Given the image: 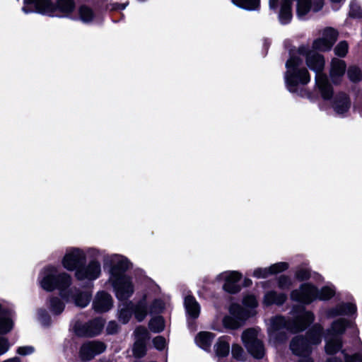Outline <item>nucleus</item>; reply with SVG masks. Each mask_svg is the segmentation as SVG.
Segmentation results:
<instances>
[{"instance_id": "35", "label": "nucleus", "mask_w": 362, "mask_h": 362, "mask_svg": "<svg viewBox=\"0 0 362 362\" xmlns=\"http://www.w3.org/2000/svg\"><path fill=\"white\" fill-rule=\"evenodd\" d=\"M104 327V320L98 317L88 322V330L93 332V337L98 335Z\"/></svg>"}, {"instance_id": "42", "label": "nucleus", "mask_w": 362, "mask_h": 362, "mask_svg": "<svg viewBox=\"0 0 362 362\" xmlns=\"http://www.w3.org/2000/svg\"><path fill=\"white\" fill-rule=\"evenodd\" d=\"M349 45L346 41H341L334 48L336 55L343 57L348 52Z\"/></svg>"}, {"instance_id": "9", "label": "nucleus", "mask_w": 362, "mask_h": 362, "mask_svg": "<svg viewBox=\"0 0 362 362\" xmlns=\"http://www.w3.org/2000/svg\"><path fill=\"white\" fill-rule=\"evenodd\" d=\"M242 341L248 352L257 358L264 355V347L262 336L256 329H248L242 334Z\"/></svg>"}, {"instance_id": "22", "label": "nucleus", "mask_w": 362, "mask_h": 362, "mask_svg": "<svg viewBox=\"0 0 362 362\" xmlns=\"http://www.w3.org/2000/svg\"><path fill=\"white\" fill-rule=\"evenodd\" d=\"M356 312V306L351 303H340L336 307L328 309L326 311V316L328 318H333L341 315H349Z\"/></svg>"}, {"instance_id": "3", "label": "nucleus", "mask_w": 362, "mask_h": 362, "mask_svg": "<svg viewBox=\"0 0 362 362\" xmlns=\"http://www.w3.org/2000/svg\"><path fill=\"white\" fill-rule=\"evenodd\" d=\"M315 320L313 313L303 310L292 321L286 320L281 316L272 317L268 324L267 331L269 341L276 344L286 339V331L298 332L304 330Z\"/></svg>"}, {"instance_id": "11", "label": "nucleus", "mask_w": 362, "mask_h": 362, "mask_svg": "<svg viewBox=\"0 0 362 362\" xmlns=\"http://www.w3.org/2000/svg\"><path fill=\"white\" fill-rule=\"evenodd\" d=\"M101 273L100 262L93 258L87 264H82L75 272L74 276L79 281L90 282L98 279Z\"/></svg>"}, {"instance_id": "32", "label": "nucleus", "mask_w": 362, "mask_h": 362, "mask_svg": "<svg viewBox=\"0 0 362 362\" xmlns=\"http://www.w3.org/2000/svg\"><path fill=\"white\" fill-rule=\"evenodd\" d=\"M133 313V303L129 302L126 305H123V308H120L119 314V320L123 324H126L129 322Z\"/></svg>"}, {"instance_id": "24", "label": "nucleus", "mask_w": 362, "mask_h": 362, "mask_svg": "<svg viewBox=\"0 0 362 362\" xmlns=\"http://www.w3.org/2000/svg\"><path fill=\"white\" fill-rule=\"evenodd\" d=\"M332 107L337 115H344L350 109V99L346 94L339 93L334 98Z\"/></svg>"}, {"instance_id": "19", "label": "nucleus", "mask_w": 362, "mask_h": 362, "mask_svg": "<svg viewBox=\"0 0 362 362\" xmlns=\"http://www.w3.org/2000/svg\"><path fill=\"white\" fill-rule=\"evenodd\" d=\"M288 268V264L281 262L272 264L269 267H258L254 269L252 276L257 279H265L270 275L276 274L286 270Z\"/></svg>"}, {"instance_id": "5", "label": "nucleus", "mask_w": 362, "mask_h": 362, "mask_svg": "<svg viewBox=\"0 0 362 362\" xmlns=\"http://www.w3.org/2000/svg\"><path fill=\"white\" fill-rule=\"evenodd\" d=\"M284 81L287 90L298 95L304 96V86L310 81V75L303 65V59L296 54L291 56L286 63Z\"/></svg>"}, {"instance_id": "13", "label": "nucleus", "mask_w": 362, "mask_h": 362, "mask_svg": "<svg viewBox=\"0 0 362 362\" xmlns=\"http://www.w3.org/2000/svg\"><path fill=\"white\" fill-rule=\"evenodd\" d=\"M230 313L232 316H226L223 320V325L230 329H237L243 325V321L250 315L238 304H233L230 308Z\"/></svg>"}, {"instance_id": "2", "label": "nucleus", "mask_w": 362, "mask_h": 362, "mask_svg": "<svg viewBox=\"0 0 362 362\" xmlns=\"http://www.w3.org/2000/svg\"><path fill=\"white\" fill-rule=\"evenodd\" d=\"M104 267L109 268V279L119 300L130 298L134 289L132 279L124 274L131 264L128 259L117 254L107 255L103 258Z\"/></svg>"}, {"instance_id": "17", "label": "nucleus", "mask_w": 362, "mask_h": 362, "mask_svg": "<svg viewBox=\"0 0 362 362\" xmlns=\"http://www.w3.org/2000/svg\"><path fill=\"white\" fill-rule=\"evenodd\" d=\"M337 32L331 28L323 30L322 37L315 40L313 43V49L319 51L329 50L337 39Z\"/></svg>"}, {"instance_id": "29", "label": "nucleus", "mask_w": 362, "mask_h": 362, "mask_svg": "<svg viewBox=\"0 0 362 362\" xmlns=\"http://www.w3.org/2000/svg\"><path fill=\"white\" fill-rule=\"evenodd\" d=\"M133 313H134L135 318L139 322L142 321L146 317L148 310L145 298L141 300L136 305L133 304Z\"/></svg>"}, {"instance_id": "53", "label": "nucleus", "mask_w": 362, "mask_h": 362, "mask_svg": "<svg viewBox=\"0 0 362 362\" xmlns=\"http://www.w3.org/2000/svg\"><path fill=\"white\" fill-rule=\"evenodd\" d=\"M269 6L270 9L276 11L279 6V0H269Z\"/></svg>"}, {"instance_id": "6", "label": "nucleus", "mask_w": 362, "mask_h": 362, "mask_svg": "<svg viewBox=\"0 0 362 362\" xmlns=\"http://www.w3.org/2000/svg\"><path fill=\"white\" fill-rule=\"evenodd\" d=\"M75 9L73 0H58L57 4L52 0H24L22 11L25 13L36 12L48 16H58L57 12L67 16Z\"/></svg>"}, {"instance_id": "41", "label": "nucleus", "mask_w": 362, "mask_h": 362, "mask_svg": "<svg viewBox=\"0 0 362 362\" xmlns=\"http://www.w3.org/2000/svg\"><path fill=\"white\" fill-rule=\"evenodd\" d=\"M335 293L334 288L332 286H326L321 288L320 291L317 290V299L326 300L331 298Z\"/></svg>"}, {"instance_id": "50", "label": "nucleus", "mask_w": 362, "mask_h": 362, "mask_svg": "<svg viewBox=\"0 0 362 362\" xmlns=\"http://www.w3.org/2000/svg\"><path fill=\"white\" fill-rule=\"evenodd\" d=\"M33 352H34V348L30 346H21L17 350V353L22 356L29 355Z\"/></svg>"}, {"instance_id": "28", "label": "nucleus", "mask_w": 362, "mask_h": 362, "mask_svg": "<svg viewBox=\"0 0 362 362\" xmlns=\"http://www.w3.org/2000/svg\"><path fill=\"white\" fill-rule=\"evenodd\" d=\"M214 334L209 332H202L195 338V342L200 348L208 350L211 344Z\"/></svg>"}, {"instance_id": "46", "label": "nucleus", "mask_w": 362, "mask_h": 362, "mask_svg": "<svg viewBox=\"0 0 362 362\" xmlns=\"http://www.w3.org/2000/svg\"><path fill=\"white\" fill-rule=\"evenodd\" d=\"M135 337L136 339H141L142 341H146L148 339V332L147 329L144 327H139L136 329L135 332Z\"/></svg>"}, {"instance_id": "25", "label": "nucleus", "mask_w": 362, "mask_h": 362, "mask_svg": "<svg viewBox=\"0 0 362 362\" xmlns=\"http://www.w3.org/2000/svg\"><path fill=\"white\" fill-rule=\"evenodd\" d=\"M322 333L323 327L320 324L314 325L307 332V337L305 339L311 349L313 346H317L321 343Z\"/></svg>"}, {"instance_id": "57", "label": "nucleus", "mask_w": 362, "mask_h": 362, "mask_svg": "<svg viewBox=\"0 0 362 362\" xmlns=\"http://www.w3.org/2000/svg\"><path fill=\"white\" fill-rule=\"evenodd\" d=\"M332 3L340 4L343 2L344 0H329Z\"/></svg>"}, {"instance_id": "56", "label": "nucleus", "mask_w": 362, "mask_h": 362, "mask_svg": "<svg viewBox=\"0 0 362 362\" xmlns=\"http://www.w3.org/2000/svg\"><path fill=\"white\" fill-rule=\"evenodd\" d=\"M3 362H21V360L18 357H13V358L5 360Z\"/></svg>"}, {"instance_id": "55", "label": "nucleus", "mask_w": 362, "mask_h": 362, "mask_svg": "<svg viewBox=\"0 0 362 362\" xmlns=\"http://www.w3.org/2000/svg\"><path fill=\"white\" fill-rule=\"evenodd\" d=\"M325 362H342V361L336 356H331V357L328 358L325 361Z\"/></svg>"}, {"instance_id": "7", "label": "nucleus", "mask_w": 362, "mask_h": 362, "mask_svg": "<svg viewBox=\"0 0 362 362\" xmlns=\"http://www.w3.org/2000/svg\"><path fill=\"white\" fill-rule=\"evenodd\" d=\"M292 0H281L279 20L283 25L288 24L292 18ZM324 6V0H296V13L301 18L310 11L317 12Z\"/></svg>"}, {"instance_id": "4", "label": "nucleus", "mask_w": 362, "mask_h": 362, "mask_svg": "<svg viewBox=\"0 0 362 362\" xmlns=\"http://www.w3.org/2000/svg\"><path fill=\"white\" fill-rule=\"evenodd\" d=\"M296 55L305 58L308 67L315 73V83L324 99H329L333 93L332 88L329 83L327 76L322 73L325 61L324 57L315 49L302 45L299 47Z\"/></svg>"}, {"instance_id": "30", "label": "nucleus", "mask_w": 362, "mask_h": 362, "mask_svg": "<svg viewBox=\"0 0 362 362\" xmlns=\"http://www.w3.org/2000/svg\"><path fill=\"white\" fill-rule=\"evenodd\" d=\"M236 6L245 10H256L259 6V0H231Z\"/></svg>"}, {"instance_id": "34", "label": "nucleus", "mask_w": 362, "mask_h": 362, "mask_svg": "<svg viewBox=\"0 0 362 362\" xmlns=\"http://www.w3.org/2000/svg\"><path fill=\"white\" fill-rule=\"evenodd\" d=\"M78 15L80 20L84 23H89L92 22L94 18L93 10L86 6H81L79 8Z\"/></svg>"}, {"instance_id": "16", "label": "nucleus", "mask_w": 362, "mask_h": 362, "mask_svg": "<svg viewBox=\"0 0 362 362\" xmlns=\"http://www.w3.org/2000/svg\"><path fill=\"white\" fill-rule=\"evenodd\" d=\"M106 349L105 344L100 341H90L84 343L80 348L79 356L82 361H88L95 356L103 353Z\"/></svg>"}, {"instance_id": "45", "label": "nucleus", "mask_w": 362, "mask_h": 362, "mask_svg": "<svg viewBox=\"0 0 362 362\" xmlns=\"http://www.w3.org/2000/svg\"><path fill=\"white\" fill-rule=\"evenodd\" d=\"M232 355L233 356L240 361L244 359L245 353L243 348L238 344H233L232 346Z\"/></svg>"}, {"instance_id": "36", "label": "nucleus", "mask_w": 362, "mask_h": 362, "mask_svg": "<svg viewBox=\"0 0 362 362\" xmlns=\"http://www.w3.org/2000/svg\"><path fill=\"white\" fill-rule=\"evenodd\" d=\"M349 17L362 18V8L356 0H351L349 4Z\"/></svg>"}, {"instance_id": "12", "label": "nucleus", "mask_w": 362, "mask_h": 362, "mask_svg": "<svg viewBox=\"0 0 362 362\" xmlns=\"http://www.w3.org/2000/svg\"><path fill=\"white\" fill-rule=\"evenodd\" d=\"M291 298L297 302L309 304L317 299V288L310 284H303L298 289L292 291Z\"/></svg>"}, {"instance_id": "47", "label": "nucleus", "mask_w": 362, "mask_h": 362, "mask_svg": "<svg viewBox=\"0 0 362 362\" xmlns=\"http://www.w3.org/2000/svg\"><path fill=\"white\" fill-rule=\"evenodd\" d=\"M243 304L245 307L254 308L257 306L258 303L253 295H247L243 299Z\"/></svg>"}, {"instance_id": "26", "label": "nucleus", "mask_w": 362, "mask_h": 362, "mask_svg": "<svg viewBox=\"0 0 362 362\" xmlns=\"http://www.w3.org/2000/svg\"><path fill=\"white\" fill-rule=\"evenodd\" d=\"M286 298L287 296L286 294L271 291L265 293L263 303L266 305L272 304L281 305L286 301Z\"/></svg>"}, {"instance_id": "58", "label": "nucleus", "mask_w": 362, "mask_h": 362, "mask_svg": "<svg viewBox=\"0 0 362 362\" xmlns=\"http://www.w3.org/2000/svg\"><path fill=\"white\" fill-rule=\"evenodd\" d=\"M252 284L251 280H250V279H247V280L245 281V285H246V286L250 285V284Z\"/></svg>"}, {"instance_id": "1", "label": "nucleus", "mask_w": 362, "mask_h": 362, "mask_svg": "<svg viewBox=\"0 0 362 362\" xmlns=\"http://www.w3.org/2000/svg\"><path fill=\"white\" fill-rule=\"evenodd\" d=\"M38 282L41 288L47 291L59 290L64 300L74 301L76 306L84 308L90 300L91 294L89 292L69 288L72 284L71 276L65 272H59L55 266L44 267L39 274Z\"/></svg>"}, {"instance_id": "39", "label": "nucleus", "mask_w": 362, "mask_h": 362, "mask_svg": "<svg viewBox=\"0 0 362 362\" xmlns=\"http://www.w3.org/2000/svg\"><path fill=\"white\" fill-rule=\"evenodd\" d=\"M133 354L137 358L144 356L146 354V341L136 339L133 347Z\"/></svg>"}, {"instance_id": "44", "label": "nucleus", "mask_w": 362, "mask_h": 362, "mask_svg": "<svg viewBox=\"0 0 362 362\" xmlns=\"http://www.w3.org/2000/svg\"><path fill=\"white\" fill-rule=\"evenodd\" d=\"M310 276V270L304 267L298 268L295 272L296 278L300 281L308 279H309Z\"/></svg>"}, {"instance_id": "14", "label": "nucleus", "mask_w": 362, "mask_h": 362, "mask_svg": "<svg viewBox=\"0 0 362 362\" xmlns=\"http://www.w3.org/2000/svg\"><path fill=\"white\" fill-rule=\"evenodd\" d=\"M290 349L294 355L300 357L298 362H313L309 357L312 349L305 337H295L290 343Z\"/></svg>"}, {"instance_id": "27", "label": "nucleus", "mask_w": 362, "mask_h": 362, "mask_svg": "<svg viewBox=\"0 0 362 362\" xmlns=\"http://www.w3.org/2000/svg\"><path fill=\"white\" fill-rule=\"evenodd\" d=\"M185 307L187 315L195 319L199 317L200 313V306L194 297L191 296L185 297Z\"/></svg>"}, {"instance_id": "40", "label": "nucleus", "mask_w": 362, "mask_h": 362, "mask_svg": "<svg viewBox=\"0 0 362 362\" xmlns=\"http://www.w3.org/2000/svg\"><path fill=\"white\" fill-rule=\"evenodd\" d=\"M49 308L54 314L58 315L64 310V305L59 298L54 297L49 300Z\"/></svg>"}, {"instance_id": "43", "label": "nucleus", "mask_w": 362, "mask_h": 362, "mask_svg": "<svg viewBox=\"0 0 362 362\" xmlns=\"http://www.w3.org/2000/svg\"><path fill=\"white\" fill-rule=\"evenodd\" d=\"M292 285V280L286 275H281L278 279V286L281 289H288Z\"/></svg>"}, {"instance_id": "8", "label": "nucleus", "mask_w": 362, "mask_h": 362, "mask_svg": "<svg viewBox=\"0 0 362 362\" xmlns=\"http://www.w3.org/2000/svg\"><path fill=\"white\" fill-rule=\"evenodd\" d=\"M102 254L100 250L94 247H89L86 250L79 247H70L66 250L62 259V264L67 271L76 272L86 262V255L97 258Z\"/></svg>"}, {"instance_id": "21", "label": "nucleus", "mask_w": 362, "mask_h": 362, "mask_svg": "<svg viewBox=\"0 0 362 362\" xmlns=\"http://www.w3.org/2000/svg\"><path fill=\"white\" fill-rule=\"evenodd\" d=\"M353 326L354 323L351 321L345 318H339L332 322L330 327L325 331V334L334 337H341L346 328Z\"/></svg>"}, {"instance_id": "37", "label": "nucleus", "mask_w": 362, "mask_h": 362, "mask_svg": "<svg viewBox=\"0 0 362 362\" xmlns=\"http://www.w3.org/2000/svg\"><path fill=\"white\" fill-rule=\"evenodd\" d=\"M149 329L153 332H160L165 328V322L162 317L152 318L148 324Z\"/></svg>"}, {"instance_id": "48", "label": "nucleus", "mask_w": 362, "mask_h": 362, "mask_svg": "<svg viewBox=\"0 0 362 362\" xmlns=\"http://www.w3.org/2000/svg\"><path fill=\"white\" fill-rule=\"evenodd\" d=\"M154 346L158 350H163L166 345V341L164 337L158 336L153 340Z\"/></svg>"}, {"instance_id": "51", "label": "nucleus", "mask_w": 362, "mask_h": 362, "mask_svg": "<svg viewBox=\"0 0 362 362\" xmlns=\"http://www.w3.org/2000/svg\"><path fill=\"white\" fill-rule=\"evenodd\" d=\"M37 315H38L39 320L41 321V322L43 325H48L49 317L47 315V313L45 310H38Z\"/></svg>"}, {"instance_id": "10", "label": "nucleus", "mask_w": 362, "mask_h": 362, "mask_svg": "<svg viewBox=\"0 0 362 362\" xmlns=\"http://www.w3.org/2000/svg\"><path fill=\"white\" fill-rule=\"evenodd\" d=\"M325 351L327 354L334 355L341 351L344 357V362H362V353L349 356L346 354V350L342 349V337H334L325 334Z\"/></svg>"}, {"instance_id": "38", "label": "nucleus", "mask_w": 362, "mask_h": 362, "mask_svg": "<svg viewBox=\"0 0 362 362\" xmlns=\"http://www.w3.org/2000/svg\"><path fill=\"white\" fill-rule=\"evenodd\" d=\"M347 75L349 80L356 83L361 80L362 73L361 69L356 66H351L347 70Z\"/></svg>"}, {"instance_id": "15", "label": "nucleus", "mask_w": 362, "mask_h": 362, "mask_svg": "<svg viewBox=\"0 0 362 362\" xmlns=\"http://www.w3.org/2000/svg\"><path fill=\"white\" fill-rule=\"evenodd\" d=\"M242 277V274L236 271H227L222 272L217 276L218 281H223V288L230 293H238L240 287L238 281Z\"/></svg>"}, {"instance_id": "31", "label": "nucleus", "mask_w": 362, "mask_h": 362, "mask_svg": "<svg viewBox=\"0 0 362 362\" xmlns=\"http://www.w3.org/2000/svg\"><path fill=\"white\" fill-rule=\"evenodd\" d=\"M74 331L75 334L79 337H93L94 333L92 331L88 330V322H82L77 321L74 325Z\"/></svg>"}, {"instance_id": "33", "label": "nucleus", "mask_w": 362, "mask_h": 362, "mask_svg": "<svg viewBox=\"0 0 362 362\" xmlns=\"http://www.w3.org/2000/svg\"><path fill=\"white\" fill-rule=\"evenodd\" d=\"M230 350L229 343L224 338H220L215 345V351L218 357L226 356Z\"/></svg>"}, {"instance_id": "54", "label": "nucleus", "mask_w": 362, "mask_h": 362, "mask_svg": "<svg viewBox=\"0 0 362 362\" xmlns=\"http://www.w3.org/2000/svg\"><path fill=\"white\" fill-rule=\"evenodd\" d=\"M126 6H127L126 4H113L111 5V8L110 9V10H117V9L123 10L126 8Z\"/></svg>"}, {"instance_id": "52", "label": "nucleus", "mask_w": 362, "mask_h": 362, "mask_svg": "<svg viewBox=\"0 0 362 362\" xmlns=\"http://www.w3.org/2000/svg\"><path fill=\"white\" fill-rule=\"evenodd\" d=\"M118 330V325L115 321H110L106 328V331L110 334H115Z\"/></svg>"}, {"instance_id": "18", "label": "nucleus", "mask_w": 362, "mask_h": 362, "mask_svg": "<svg viewBox=\"0 0 362 362\" xmlns=\"http://www.w3.org/2000/svg\"><path fill=\"white\" fill-rule=\"evenodd\" d=\"M12 327V320L0 305V334L8 332ZM8 349L9 343L8 340L4 337H0V356L7 352Z\"/></svg>"}, {"instance_id": "23", "label": "nucleus", "mask_w": 362, "mask_h": 362, "mask_svg": "<svg viewBox=\"0 0 362 362\" xmlns=\"http://www.w3.org/2000/svg\"><path fill=\"white\" fill-rule=\"evenodd\" d=\"M346 66L344 61L337 58L332 59L329 74L333 83H337L341 81L345 73Z\"/></svg>"}, {"instance_id": "20", "label": "nucleus", "mask_w": 362, "mask_h": 362, "mask_svg": "<svg viewBox=\"0 0 362 362\" xmlns=\"http://www.w3.org/2000/svg\"><path fill=\"white\" fill-rule=\"evenodd\" d=\"M112 307V298L105 291L98 292L93 301V308L97 313H105Z\"/></svg>"}, {"instance_id": "49", "label": "nucleus", "mask_w": 362, "mask_h": 362, "mask_svg": "<svg viewBox=\"0 0 362 362\" xmlns=\"http://www.w3.org/2000/svg\"><path fill=\"white\" fill-rule=\"evenodd\" d=\"M164 308V303L161 300H155L151 307L150 313H159Z\"/></svg>"}]
</instances>
